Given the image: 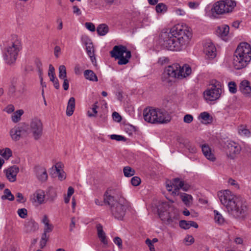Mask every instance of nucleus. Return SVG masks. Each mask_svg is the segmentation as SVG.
<instances>
[{
  "instance_id": "obj_10",
  "label": "nucleus",
  "mask_w": 251,
  "mask_h": 251,
  "mask_svg": "<svg viewBox=\"0 0 251 251\" xmlns=\"http://www.w3.org/2000/svg\"><path fill=\"white\" fill-rule=\"evenodd\" d=\"M218 195L221 202L226 207L227 210L230 209L231 205L238 198L228 190L221 191L218 193Z\"/></svg>"
},
{
  "instance_id": "obj_15",
  "label": "nucleus",
  "mask_w": 251,
  "mask_h": 251,
  "mask_svg": "<svg viewBox=\"0 0 251 251\" xmlns=\"http://www.w3.org/2000/svg\"><path fill=\"white\" fill-rule=\"evenodd\" d=\"M203 51L206 56L209 59H213L216 56V49L211 42H206L204 44Z\"/></svg>"
},
{
  "instance_id": "obj_62",
  "label": "nucleus",
  "mask_w": 251,
  "mask_h": 251,
  "mask_svg": "<svg viewBox=\"0 0 251 251\" xmlns=\"http://www.w3.org/2000/svg\"><path fill=\"white\" fill-rule=\"evenodd\" d=\"M146 244L148 246L150 251H155L154 245L150 239H147L146 240Z\"/></svg>"
},
{
  "instance_id": "obj_49",
  "label": "nucleus",
  "mask_w": 251,
  "mask_h": 251,
  "mask_svg": "<svg viewBox=\"0 0 251 251\" xmlns=\"http://www.w3.org/2000/svg\"><path fill=\"white\" fill-rule=\"evenodd\" d=\"M110 138L112 140H115L117 141H126V138L125 137L120 135L112 134L110 135Z\"/></svg>"
},
{
  "instance_id": "obj_30",
  "label": "nucleus",
  "mask_w": 251,
  "mask_h": 251,
  "mask_svg": "<svg viewBox=\"0 0 251 251\" xmlns=\"http://www.w3.org/2000/svg\"><path fill=\"white\" fill-rule=\"evenodd\" d=\"M22 130L19 127H14L11 129L10 134L12 139L15 141H18L20 139Z\"/></svg>"
},
{
  "instance_id": "obj_45",
  "label": "nucleus",
  "mask_w": 251,
  "mask_h": 251,
  "mask_svg": "<svg viewBox=\"0 0 251 251\" xmlns=\"http://www.w3.org/2000/svg\"><path fill=\"white\" fill-rule=\"evenodd\" d=\"M81 41L86 47L93 46L92 40L87 36H83L81 37Z\"/></svg>"
},
{
  "instance_id": "obj_28",
  "label": "nucleus",
  "mask_w": 251,
  "mask_h": 251,
  "mask_svg": "<svg viewBox=\"0 0 251 251\" xmlns=\"http://www.w3.org/2000/svg\"><path fill=\"white\" fill-rule=\"evenodd\" d=\"M34 198L35 199V201L39 204L43 203L45 199V193L42 190H37L33 194Z\"/></svg>"
},
{
  "instance_id": "obj_14",
  "label": "nucleus",
  "mask_w": 251,
  "mask_h": 251,
  "mask_svg": "<svg viewBox=\"0 0 251 251\" xmlns=\"http://www.w3.org/2000/svg\"><path fill=\"white\" fill-rule=\"evenodd\" d=\"M7 179L11 182L16 181L17 175L19 172V168L16 165H13L11 167L4 170Z\"/></svg>"
},
{
  "instance_id": "obj_29",
  "label": "nucleus",
  "mask_w": 251,
  "mask_h": 251,
  "mask_svg": "<svg viewBox=\"0 0 251 251\" xmlns=\"http://www.w3.org/2000/svg\"><path fill=\"white\" fill-rule=\"evenodd\" d=\"M84 77L90 81L97 82L98 81L96 74L91 70H86L84 72Z\"/></svg>"
},
{
  "instance_id": "obj_53",
  "label": "nucleus",
  "mask_w": 251,
  "mask_h": 251,
  "mask_svg": "<svg viewBox=\"0 0 251 251\" xmlns=\"http://www.w3.org/2000/svg\"><path fill=\"white\" fill-rule=\"evenodd\" d=\"M131 183L132 185L137 186L141 183V179L138 176H133L131 179Z\"/></svg>"
},
{
  "instance_id": "obj_56",
  "label": "nucleus",
  "mask_w": 251,
  "mask_h": 251,
  "mask_svg": "<svg viewBox=\"0 0 251 251\" xmlns=\"http://www.w3.org/2000/svg\"><path fill=\"white\" fill-rule=\"evenodd\" d=\"M169 62V59L167 57L163 56L160 57L158 60V63L161 65H163L168 63Z\"/></svg>"
},
{
  "instance_id": "obj_63",
  "label": "nucleus",
  "mask_w": 251,
  "mask_h": 251,
  "mask_svg": "<svg viewBox=\"0 0 251 251\" xmlns=\"http://www.w3.org/2000/svg\"><path fill=\"white\" fill-rule=\"evenodd\" d=\"M112 117L114 120L117 122H120L122 120V117L117 112H114L112 113Z\"/></svg>"
},
{
  "instance_id": "obj_9",
  "label": "nucleus",
  "mask_w": 251,
  "mask_h": 251,
  "mask_svg": "<svg viewBox=\"0 0 251 251\" xmlns=\"http://www.w3.org/2000/svg\"><path fill=\"white\" fill-rule=\"evenodd\" d=\"M234 55L250 63L251 60V46L247 42H242L237 46Z\"/></svg>"
},
{
  "instance_id": "obj_44",
  "label": "nucleus",
  "mask_w": 251,
  "mask_h": 251,
  "mask_svg": "<svg viewBox=\"0 0 251 251\" xmlns=\"http://www.w3.org/2000/svg\"><path fill=\"white\" fill-rule=\"evenodd\" d=\"M81 41L86 47L93 46L92 40L87 36H83L81 37Z\"/></svg>"
},
{
  "instance_id": "obj_42",
  "label": "nucleus",
  "mask_w": 251,
  "mask_h": 251,
  "mask_svg": "<svg viewBox=\"0 0 251 251\" xmlns=\"http://www.w3.org/2000/svg\"><path fill=\"white\" fill-rule=\"evenodd\" d=\"M58 76L60 79L67 78L66 69L64 65H61L59 66Z\"/></svg>"
},
{
  "instance_id": "obj_38",
  "label": "nucleus",
  "mask_w": 251,
  "mask_h": 251,
  "mask_svg": "<svg viewBox=\"0 0 251 251\" xmlns=\"http://www.w3.org/2000/svg\"><path fill=\"white\" fill-rule=\"evenodd\" d=\"M123 172L126 177H130L135 174V171L129 166H126L124 168Z\"/></svg>"
},
{
  "instance_id": "obj_43",
  "label": "nucleus",
  "mask_w": 251,
  "mask_h": 251,
  "mask_svg": "<svg viewBox=\"0 0 251 251\" xmlns=\"http://www.w3.org/2000/svg\"><path fill=\"white\" fill-rule=\"evenodd\" d=\"M81 41L86 47L93 46L92 40L87 36H83L81 37Z\"/></svg>"
},
{
  "instance_id": "obj_51",
  "label": "nucleus",
  "mask_w": 251,
  "mask_h": 251,
  "mask_svg": "<svg viewBox=\"0 0 251 251\" xmlns=\"http://www.w3.org/2000/svg\"><path fill=\"white\" fill-rule=\"evenodd\" d=\"M229 91L232 94H235L237 92L236 85L233 81H230L228 84Z\"/></svg>"
},
{
  "instance_id": "obj_31",
  "label": "nucleus",
  "mask_w": 251,
  "mask_h": 251,
  "mask_svg": "<svg viewBox=\"0 0 251 251\" xmlns=\"http://www.w3.org/2000/svg\"><path fill=\"white\" fill-rule=\"evenodd\" d=\"M109 31V27L105 24H100L97 28V31L100 36H104L106 35Z\"/></svg>"
},
{
  "instance_id": "obj_12",
  "label": "nucleus",
  "mask_w": 251,
  "mask_h": 251,
  "mask_svg": "<svg viewBox=\"0 0 251 251\" xmlns=\"http://www.w3.org/2000/svg\"><path fill=\"white\" fill-rule=\"evenodd\" d=\"M30 130L35 140H38L41 137L43 133V125L40 119L34 118L32 120L30 123Z\"/></svg>"
},
{
  "instance_id": "obj_37",
  "label": "nucleus",
  "mask_w": 251,
  "mask_h": 251,
  "mask_svg": "<svg viewBox=\"0 0 251 251\" xmlns=\"http://www.w3.org/2000/svg\"><path fill=\"white\" fill-rule=\"evenodd\" d=\"M177 217L176 216H172L170 214L167 215V220L165 223L166 225L174 226L176 224Z\"/></svg>"
},
{
  "instance_id": "obj_61",
  "label": "nucleus",
  "mask_w": 251,
  "mask_h": 251,
  "mask_svg": "<svg viewBox=\"0 0 251 251\" xmlns=\"http://www.w3.org/2000/svg\"><path fill=\"white\" fill-rule=\"evenodd\" d=\"M85 27L91 31H95L96 30L95 25L92 23H86Z\"/></svg>"
},
{
  "instance_id": "obj_22",
  "label": "nucleus",
  "mask_w": 251,
  "mask_h": 251,
  "mask_svg": "<svg viewBox=\"0 0 251 251\" xmlns=\"http://www.w3.org/2000/svg\"><path fill=\"white\" fill-rule=\"evenodd\" d=\"M179 226L183 229H188L190 228L191 227H194V228H197L199 227L198 224L192 221H185V220H181L179 222Z\"/></svg>"
},
{
  "instance_id": "obj_59",
  "label": "nucleus",
  "mask_w": 251,
  "mask_h": 251,
  "mask_svg": "<svg viewBox=\"0 0 251 251\" xmlns=\"http://www.w3.org/2000/svg\"><path fill=\"white\" fill-rule=\"evenodd\" d=\"M199 3L197 1H190L188 3V7L192 9L197 8L199 6Z\"/></svg>"
},
{
  "instance_id": "obj_36",
  "label": "nucleus",
  "mask_w": 251,
  "mask_h": 251,
  "mask_svg": "<svg viewBox=\"0 0 251 251\" xmlns=\"http://www.w3.org/2000/svg\"><path fill=\"white\" fill-rule=\"evenodd\" d=\"M4 194L1 197L2 200H8L10 201H14V197L8 189H5L4 190Z\"/></svg>"
},
{
  "instance_id": "obj_2",
  "label": "nucleus",
  "mask_w": 251,
  "mask_h": 251,
  "mask_svg": "<svg viewBox=\"0 0 251 251\" xmlns=\"http://www.w3.org/2000/svg\"><path fill=\"white\" fill-rule=\"evenodd\" d=\"M113 194L112 190H107L104 195L103 201L105 203L110 206L112 215L115 219L122 220L126 214L128 205L124 198H120L117 200L113 195Z\"/></svg>"
},
{
  "instance_id": "obj_33",
  "label": "nucleus",
  "mask_w": 251,
  "mask_h": 251,
  "mask_svg": "<svg viewBox=\"0 0 251 251\" xmlns=\"http://www.w3.org/2000/svg\"><path fill=\"white\" fill-rule=\"evenodd\" d=\"M24 110L22 109L17 110L11 116L12 121L14 123H17L19 122L21 119V116L24 114Z\"/></svg>"
},
{
  "instance_id": "obj_58",
  "label": "nucleus",
  "mask_w": 251,
  "mask_h": 251,
  "mask_svg": "<svg viewBox=\"0 0 251 251\" xmlns=\"http://www.w3.org/2000/svg\"><path fill=\"white\" fill-rule=\"evenodd\" d=\"M167 215H170V213L167 211L159 213V217L164 223H165L167 220Z\"/></svg>"
},
{
  "instance_id": "obj_11",
  "label": "nucleus",
  "mask_w": 251,
  "mask_h": 251,
  "mask_svg": "<svg viewBox=\"0 0 251 251\" xmlns=\"http://www.w3.org/2000/svg\"><path fill=\"white\" fill-rule=\"evenodd\" d=\"M224 148L226 151L228 157L233 159L241 151V146L237 142L231 140H227L224 142Z\"/></svg>"
},
{
  "instance_id": "obj_3",
  "label": "nucleus",
  "mask_w": 251,
  "mask_h": 251,
  "mask_svg": "<svg viewBox=\"0 0 251 251\" xmlns=\"http://www.w3.org/2000/svg\"><path fill=\"white\" fill-rule=\"evenodd\" d=\"M191 72V68L188 65L181 66L178 63H174L165 68L162 79L167 82L171 81V78L182 79L189 76Z\"/></svg>"
},
{
  "instance_id": "obj_20",
  "label": "nucleus",
  "mask_w": 251,
  "mask_h": 251,
  "mask_svg": "<svg viewBox=\"0 0 251 251\" xmlns=\"http://www.w3.org/2000/svg\"><path fill=\"white\" fill-rule=\"evenodd\" d=\"M201 150L204 156L208 160L212 162L216 160V157L214 154L213 153L211 149L208 145H203L201 146Z\"/></svg>"
},
{
  "instance_id": "obj_64",
  "label": "nucleus",
  "mask_w": 251,
  "mask_h": 251,
  "mask_svg": "<svg viewBox=\"0 0 251 251\" xmlns=\"http://www.w3.org/2000/svg\"><path fill=\"white\" fill-rule=\"evenodd\" d=\"M73 13L76 15L77 16H79L81 14V11L77 6H76V5L73 6Z\"/></svg>"
},
{
  "instance_id": "obj_39",
  "label": "nucleus",
  "mask_w": 251,
  "mask_h": 251,
  "mask_svg": "<svg viewBox=\"0 0 251 251\" xmlns=\"http://www.w3.org/2000/svg\"><path fill=\"white\" fill-rule=\"evenodd\" d=\"M156 12L158 13H164L167 10V6L163 3H159L155 7Z\"/></svg>"
},
{
  "instance_id": "obj_47",
  "label": "nucleus",
  "mask_w": 251,
  "mask_h": 251,
  "mask_svg": "<svg viewBox=\"0 0 251 251\" xmlns=\"http://www.w3.org/2000/svg\"><path fill=\"white\" fill-rule=\"evenodd\" d=\"M97 103V102H96L93 105L91 108L92 112L89 110L88 111L87 114L89 117H95L96 116L98 113L97 109L98 108Z\"/></svg>"
},
{
  "instance_id": "obj_5",
  "label": "nucleus",
  "mask_w": 251,
  "mask_h": 251,
  "mask_svg": "<svg viewBox=\"0 0 251 251\" xmlns=\"http://www.w3.org/2000/svg\"><path fill=\"white\" fill-rule=\"evenodd\" d=\"M223 86L215 79L210 81L208 88L204 92V97L207 101H214L219 99L222 93Z\"/></svg>"
},
{
  "instance_id": "obj_24",
  "label": "nucleus",
  "mask_w": 251,
  "mask_h": 251,
  "mask_svg": "<svg viewBox=\"0 0 251 251\" xmlns=\"http://www.w3.org/2000/svg\"><path fill=\"white\" fill-rule=\"evenodd\" d=\"M171 182L174 188V190L172 192V194L173 195H178L179 189L183 186V181L180 180L179 178H176Z\"/></svg>"
},
{
  "instance_id": "obj_7",
  "label": "nucleus",
  "mask_w": 251,
  "mask_h": 251,
  "mask_svg": "<svg viewBox=\"0 0 251 251\" xmlns=\"http://www.w3.org/2000/svg\"><path fill=\"white\" fill-rule=\"evenodd\" d=\"M235 6L236 2L232 0H219L214 4L211 11L218 15L223 14L231 12Z\"/></svg>"
},
{
  "instance_id": "obj_52",
  "label": "nucleus",
  "mask_w": 251,
  "mask_h": 251,
  "mask_svg": "<svg viewBox=\"0 0 251 251\" xmlns=\"http://www.w3.org/2000/svg\"><path fill=\"white\" fill-rule=\"evenodd\" d=\"M173 12L176 15L179 16H184L186 14L184 9L179 8H175L173 10Z\"/></svg>"
},
{
  "instance_id": "obj_8",
  "label": "nucleus",
  "mask_w": 251,
  "mask_h": 251,
  "mask_svg": "<svg viewBox=\"0 0 251 251\" xmlns=\"http://www.w3.org/2000/svg\"><path fill=\"white\" fill-rule=\"evenodd\" d=\"M20 50L18 43H12L11 46L5 48L3 50V56L5 62L9 65L13 64L17 57Z\"/></svg>"
},
{
  "instance_id": "obj_54",
  "label": "nucleus",
  "mask_w": 251,
  "mask_h": 251,
  "mask_svg": "<svg viewBox=\"0 0 251 251\" xmlns=\"http://www.w3.org/2000/svg\"><path fill=\"white\" fill-rule=\"evenodd\" d=\"M114 243L117 245L119 249H121L123 248V242L122 239L119 237H116L113 239Z\"/></svg>"
},
{
  "instance_id": "obj_4",
  "label": "nucleus",
  "mask_w": 251,
  "mask_h": 251,
  "mask_svg": "<svg viewBox=\"0 0 251 251\" xmlns=\"http://www.w3.org/2000/svg\"><path fill=\"white\" fill-rule=\"evenodd\" d=\"M111 57L118 59L119 65H126L128 63L131 57V51L123 45L115 46L110 52Z\"/></svg>"
},
{
  "instance_id": "obj_55",
  "label": "nucleus",
  "mask_w": 251,
  "mask_h": 251,
  "mask_svg": "<svg viewBox=\"0 0 251 251\" xmlns=\"http://www.w3.org/2000/svg\"><path fill=\"white\" fill-rule=\"evenodd\" d=\"M193 116L191 114H186L183 117V121L187 124H190L193 121Z\"/></svg>"
},
{
  "instance_id": "obj_40",
  "label": "nucleus",
  "mask_w": 251,
  "mask_h": 251,
  "mask_svg": "<svg viewBox=\"0 0 251 251\" xmlns=\"http://www.w3.org/2000/svg\"><path fill=\"white\" fill-rule=\"evenodd\" d=\"M199 118L208 123L211 122L212 120V118L207 112H203L201 113L200 115Z\"/></svg>"
},
{
  "instance_id": "obj_26",
  "label": "nucleus",
  "mask_w": 251,
  "mask_h": 251,
  "mask_svg": "<svg viewBox=\"0 0 251 251\" xmlns=\"http://www.w3.org/2000/svg\"><path fill=\"white\" fill-rule=\"evenodd\" d=\"M229 31V27L227 25H222L218 27L217 33L219 36L225 40V38L227 36Z\"/></svg>"
},
{
  "instance_id": "obj_6",
  "label": "nucleus",
  "mask_w": 251,
  "mask_h": 251,
  "mask_svg": "<svg viewBox=\"0 0 251 251\" xmlns=\"http://www.w3.org/2000/svg\"><path fill=\"white\" fill-rule=\"evenodd\" d=\"M247 210L248 205L246 202L238 198L227 211L234 218H241L245 216Z\"/></svg>"
},
{
  "instance_id": "obj_21",
  "label": "nucleus",
  "mask_w": 251,
  "mask_h": 251,
  "mask_svg": "<svg viewBox=\"0 0 251 251\" xmlns=\"http://www.w3.org/2000/svg\"><path fill=\"white\" fill-rule=\"evenodd\" d=\"M240 90L244 95H248L251 93V87L248 80H244L240 83Z\"/></svg>"
},
{
  "instance_id": "obj_18",
  "label": "nucleus",
  "mask_w": 251,
  "mask_h": 251,
  "mask_svg": "<svg viewBox=\"0 0 251 251\" xmlns=\"http://www.w3.org/2000/svg\"><path fill=\"white\" fill-rule=\"evenodd\" d=\"M39 228V225L34 220L29 219L25 222L24 230L26 233H32L36 231Z\"/></svg>"
},
{
  "instance_id": "obj_1",
  "label": "nucleus",
  "mask_w": 251,
  "mask_h": 251,
  "mask_svg": "<svg viewBox=\"0 0 251 251\" xmlns=\"http://www.w3.org/2000/svg\"><path fill=\"white\" fill-rule=\"evenodd\" d=\"M192 36L191 29L186 25H174L170 32L162 33L159 43L164 49L179 51L185 49Z\"/></svg>"
},
{
  "instance_id": "obj_34",
  "label": "nucleus",
  "mask_w": 251,
  "mask_h": 251,
  "mask_svg": "<svg viewBox=\"0 0 251 251\" xmlns=\"http://www.w3.org/2000/svg\"><path fill=\"white\" fill-rule=\"evenodd\" d=\"M12 151L9 148H6L4 149L0 150V155L4 159L7 160L12 156Z\"/></svg>"
},
{
  "instance_id": "obj_41",
  "label": "nucleus",
  "mask_w": 251,
  "mask_h": 251,
  "mask_svg": "<svg viewBox=\"0 0 251 251\" xmlns=\"http://www.w3.org/2000/svg\"><path fill=\"white\" fill-rule=\"evenodd\" d=\"M181 200L183 202L186 204H189L193 200V198L191 195L184 193L181 195Z\"/></svg>"
},
{
  "instance_id": "obj_23",
  "label": "nucleus",
  "mask_w": 251,
  "mask_h": 251,
  "mask_svg": "<svg viewBox=\"0 0 251 251\" xmlns=\"http://www.w3.org/2000/svg\"><path fill=\"white\" fill-rule=\"evenodd\" d=\"M75 109V99L71 97L68 100L67 109L66 115L71 116L73 115Z\"/></svg>"
},
{
  "instance_id": "obj_48",
  "label": "nucleus",
  "mask_w": 251,
  "mask_h": 251,
  "mask_svg": "<svg viewBox=\"0 0 251 251\" xmlns=\"http://www.w3.org/2000/svg\"><path fill=\"white\" fill-rule=\"evenodd\" d=\"M53 229V226L51 224H49L44 226V232L45 235H48L47 233L51 232Z\"/></svg>"
},
{
  "instance_id": "obj_60",
  "label": "nucleus",
  "mask_w": 251,
  "mask_h": 251,
  "mask_svg": "<svg viewBox=\"0 0 251 251\" xmlns=\"http://www.w3.org/2000/svg\"><path fill=\"white\" fill-rule=\"evenodd\" d=\"M184 241L186 243L187 245H190L194 242V238L191 235H187Z\"/></svg>"
},
{
  "instance_id": "obj_16",
  "label": "nucleus",
  "mask_w": 251,
  "mask_h": 251,
  "mask_svg": "<svg viewBox=\"0 0 251 251\" xmlns=\"http://www.w3.org/2000/svg\"><path fill=\"white\" fill-rule=\"evenodd\" d=\"M155 111L156 108L149 107L145 109L143 111V116L145 121L150 123L155 124Z\"/></svg>"
},
{
  "instance_id": "obj_46",
  "label": "nucleus",
  "mask_w": 251,
  "mask_h": 251,
  "mask_svg": "<svg viewBox=\"0 0 251 251\" xmlns=\"http://www.w3.org/2000/svg\"><path fill=\"white\" fill-rule=\"evenodd\" d=\"M49 238V235H45V234H42L40 241V247L43 249L46 245L47 242Z\"/></svg>"
},
{
  "instance_id": "obj_57",
  "label": "nucleus",
  "mask_w": 251,
  "mask_h": 251,
  "mask_svg": "<svg viewBox=\"0 0 251 251\" xmlns=\"http://www.w3.org/2000/svg\"><path fill=\"white\" fill-rule=\"evenodd\" d=\"M16 196L17 198V201L18 202L24 203L26 201V199L24 197L23 194L21 193H17Z\"/></svg>"
},
{
  "instance_id": "obj_17",
  "label": "nucleus",
  "mask_w": 251,
  "mask_h": 251,
  "mask_svg": "<svg viewBox=\"0 0 251 251\" xmlns=\"http://www.w3.org/2000/svg\"><path fill=\"white\" fill-rule=\"evenodd\" d=\"M34 172L37 178L41 182H45L48 179L46 169L42 166H37L34 168Z\"/></svg>"
},
{
  "instance_id": "obj_32",
  "label": "nucleus",
  "mask_w": 251,
  "mask_h": 251,
  "mask_svg": "<svg viewBox=\"0 0 251 251\" xmlns=\"http://www.w3.org/2000/svg\"><path fill=\"white\" fill-rule=\"evenodd\" d=\"M213 213L214 214L215 222L217 224L220 225L224 224L225 222V220L223 215L216 210H214L213 211Z\"/></svg>"
},
{
  "instance_id": "obj_27",
  "label": "nucleus",
  "mask_w": 251,
  "mask_h": 251,
  "mask_svg": "<svg viewBox=\"0 0 251 251\" xmlns=\"http://www.w3.org/2000/svg\"><path fill=\"white\" fill-rule=\"evenodd\" d=\"M238 133L239 135L245 137H250L251 133L249 129L247 128V126L241 125L238 127Z\"/></svg>"
},
{
  "instance_id": "obj_25",
  "label": "nucleus",
  "mask_w": 251,
  "mask_h": 251,
  "mask_svg": "<svg viewBox=\"0 0 251 251\" xmlns=\"http://www.w3.org/2000/svg\"><path fill=\"white\" fill-rule=\"evenodd\" d=\"M97 231H98V236L99 238L100 239V241L103 244H107V241L106 239L105 233L103 230V227L101 224H98L96 226Z\"/></svg>"
},
{
  "instance_id": "obj_35",
  "label": "nucleus",
  "mask_w": 251,
  "mask_h": 251,
  "mask_svg": "<svg viewBox=\"0 0 251 251\" xmlns=\"http://www.w3.org/2000/svg\"><path fill=\"white\" fill-rule=\"evenodd\" d=\"M86 50L87 54L91 58L92 62L94 64V63H96V57H95L94 46L86 47Z\"/></svg>"
},
{
  "instance_id": "obj_13",
  "label": "nucleus",
  "mask_w": 251,
  "mask_h": 251,
  "mask_svg": "<svg viewBox=\"0 0 251 251\" xmlns=\"http://www.w3.org/2000/svg\"><path fill=\"white\" fill-rule=\"evenodd\" d=\"M155 116V124H167L170 122L171 117L169 113L163 109H156Z\"/></svg>"
},
{
  "instance_id": "obj_50",
  "label": "nucleus",
  "mask_w": 251,
  "mask_h": 251,
  "mask_svg": "<svg viewBox=\"0 0 251 251\" xmlns=\"http://www.w3.org/2000/svg\"><path fill=\"white\" fill-rule=\"evenodd\" d=\"M17 213L20 217L24 219L26 217L27 215V211L25 208H21L18 210Z\"/></svg>"
},
{
  "instance_id": "obj_19",
  "label": "nucleus",
  "mask_w": 251,
  "mask_h": 251,
  "mask_svg": "<svg viewBox=\"0 0 251 251\" xmlns=\"http://www.w3.org/2000/svg\"><path fill=\"white\" fill-rule=\"evenodd\" d=\"M249 64V63L247 61L233 54L232 66L235 69L240 70L243 69L246 67Z\"/></svg>"
}]
</instances>
